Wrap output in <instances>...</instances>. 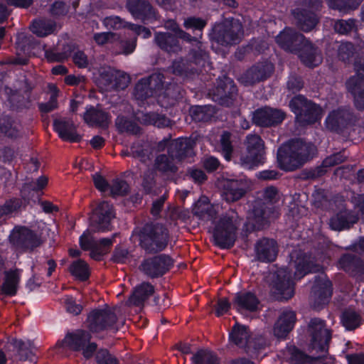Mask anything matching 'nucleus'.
Wrapping results in <instances>:
<instances>
[{"label":"nucleus","mask_w":364,"mask_h":364,"mask_svg":"<svg viewBox=\"0 0 364 364\" xmlns=\"http://www.w3.org/2000/svg\"><path fill=\"white\" fill-rule=\"evenodd\" d=\"M287 351L290 355L289 361L291 364H309L313 362L314 358L311 356L294 345L288 346Z\"/></svg>","instance_id":"obj_45"},{"label":"nucleus","mask_w":364,"mask_h":364,"mask_svg":"<svg viewBox=\"0 0 364 364\" xmlns=\"http://www.w3.org/2000/svg\"><path fill=\"white\" fill-rule=\"evenodd\" d=\"M197 136L192 134L190 137L183 136V159L196 155L194 148L196 145Z\"/></svg>","instance_id":"obj_63"},{"label":"nucleus","mask_w":364,"mask_h":364,"mask_svg":"<svg viewBox=\"0 0 364 364\" xmlns=\"http://www.w3.org/2000/svg\"><path fill=\"white\" fill-rule=\"evenodd\" d=\"M144 79L148 81L147 84L151 90L153 91L154 95H160L163 92L165 87L163 74L156 73Z\"/></svg>","instance_id":"obj_50"},{"label":"nucleus","mask_w":364,"mask_h":364,"mask_svg":"<svg viewBox=\"0 0 364 364\" xmlns=\"http://www.w3.org/2000/svg\"><path fill=\"white\" fill-rule=\"evenodd\" d=\"M207 22L205 19L191 16L183 21V28L187 31H183V43L190 44V46L185 47L187 53L183 60H186L190 65H195L196 68H192L193 74H200L206 67H210V56L208 52L205 49L203 43L200 41L203 31Z\"/></svg>","instance_id":"obj_1"},{"label":"nucleus","mask_w":364,"mask_h":364,"mask_svg":"<svg viewBox=\"0 0 364 364\" xmlns=\"http://www.w3.org/2000/svg\"><path fill=\"white\" fill-rule=\"evenodd\" d=\"M93 38L98 45L102 46L105 43H114L118 41L119 35L112 32L97 33L94 35Z\"/></svg>","instance_id":"obj_61"},{"label":"nucleus","mask_w":364,"mask_h":364,"mask_svg":"<svg viewBox=\"0 0 364 364\" xmlns=\"http://www.w3.org/2000/svg\"><path fill=\"white\" fill-rule=\"evenodd\" d=\"M115 309H95L87 316V326L92 333L112 329L117 322Z\"/></svg>","instance_id":"obj_14"},{"label":"nucleus","mask_w":364,"mask_h":364,"mask_svg":"<svg viewBox=\"0 0 364 364\" xmlns=\"http://www.w3.org/2000/svg\"><path fill=\"white\" fill-rule=\"evenodd\" d=\"M337 267L353 277L364 279V262L354 254H343L338 260Z\"/></svg>","instance_id":"obj_19"},{"label":"nucleus","mask_w":364,"mask_h":364,"mask_svg":"<svg viewBox=\"0 0 364 364\" xmlns=\"http://www.w3.org/2000/svg\"><path fill=\"white\" fill-rule=\"evenodd\" d=\"M85 122L90 126H97L102 128L108 127L110 119L105 111L94 107L87 108L83 115Z\"/></svg>","instance_id":"obj_35"},{"label":"nucleus","mask_w":364,"mask_h":364,"mask_svg":"<svg viewBox=\"0 0 364 364\" xmlns=\"http://www.w3.org/2000/svg\"><path fill=\"white\" fill-rule=\"evenodd\" d=\"M328 167L324 166L323 163L321 166H318L310 169H304L301 173V178L304 180H314L322 177L327 172Z\"/></svg>","instance_id":"obj_56"},{"label":"nucleus","mask_w":364,"mask_h":364,"mask_svg":"<svg viewBox=\"0 0 364 364\" xmlns=\"http://www.w3.org/2000/svg\"><path fill=\"white\" fill-rule=\"evenodd\" d=\"M273 71L274 65L272 63L267 61L260 62L247 69L242 76V79L246 85H252L269 78Z\"/></svg>","instance_id":"obj_23"},{"label":"nucleus","mask_w":364,"mask_h":364,"mask_svg":"<svg viewBox=\"0 0 364 364\" xmlns=\"http://www.w3.org/2000/svg\"><path fill=\"white\" fill-rule=\"evenodd\" d=\"M131 151L134 157L138 158L141 161L144 162L149 158V150L147 144L134 143L131 147Z\"/></svg>","instance_id":"obj_59"},{"label":"nucleus","mask_w":364,"mask_h":364,"mask_svg":"<svg viewBox=\"0 0 364 364\" xmlns=\"http://www.w3.org/2000/svg\"><path fill=\"white\" fill-rule=\"evenodd\" d=\"M172 265L171 258L161 255L144 259L139 266V269L151 278L164 275Z\"/></svg>","instance_id":"obj_18"},{"label":"nucleus","mask_w":364,"mask_h":364,"mask_svg":"<svg viewBox=\"0 0 364 364\" xmlns=\"http://www.w3.org/2000/svg\"><path fill=\"white\" fill-rule=\"evenodd\" d=\"M252 213L257 220L267 223L272 217L274 209L272 205H268L264 202L259 200L253 205Z\"/></svg>","instance_id":"obj_41"},{"label":"nucleus","mask_w":364,"mask_h":364,"mask_svg":"<svg viewBox=\"0 0 364 364\" xmlns=\"http://www.w3.org/2000/svg\"><path fill=\"white\" fill-rule=\"evenodd\" d=\"M96 360L97 364H117V359L107 350H100L97 353Z\"/></svg>","instance_id":"obj_64"},{"label":"nucleus","mask_w":364,"mask_h":364,"mask_svg":"<svg viewBox=\"0 0 364 364\" xmlns=\"http://www.w3.org/2000/svg\"><path fill=\"white\" fill-rule=\"evenodd\" d=\"M290 262L295 269L294 276L296 280L301 279L309 273L318 272L321 269L311 252H306L301 250H296L291 252Z\"/></svg>","instance_id":"obj_12"},{"label":"nucleus","mask_w":364,"mask_h":364,"mask_svg":"<svg viewBox=\"0 0 364 364\" xmlns=\"http://www.w3.org/2000/svg\"><path fill=\"white\" fill-rule=\"evenodd\" d=\"M232 304L238 312L245 311L254 313L258 311L260 301L255 292L245 290L235 294Z\"/></svg>","instance_id":"obj_26"},{"label":"nucleus","mask_w":364,"mask_h":364,"mask_svg":"<svg viewBox=\"0 0 364 364\" xmlns=\"http://www.w3.org/2000/svg\"><path fill=\"white\" fill-rule=\"evenodd\" d=\"M109 192L113 197L123 196L129 192V186L125 181L116 178L112 181Z\"/></svg>","instance_id":"obj_52"},{"label":"nucleus","mask_w":364,"mask_h":364,"mask_svg":"<svg viewBox=\"0 0 364 364\" xmlns=\"http://www.w3.org/2000/svg\"><path fill=\"white\" fill-rule=\"evenodd\" d=\"M237 215L228 211L223 214L215 224L213 237L214 245L221 250L232 248L237 239Z\"/></svg>","instance_id":"obj_4"},{"label":"nucleus","mask_w":364,"mask_h":364,"mask_svg":"<svg viewBox=\"0 0 364 364\" xmlns=\"http://www.w3.org/2000/svg\"><path fill=\"white\" fill-rule=\"evenodd\" d=\"M154 168L164 173H173L178 168L175 164L173 155L170 159L165 154L159 155L154 162Z\"/></svg>","instance_id":"obj_43"},{"label":"nucleus","mask_w":364,"mask_h":364,"mask_svg":"<svg viewBox=\"0 0 364 364\" xmlns=\"http://www.w3.org/2000/svg\"><path fill=\"white\" fill-rule=\"evenodd\" d=\"M247 153L240 157L243 168L253 169L264 163V144L262 138L257 134H249L246 139Z\"/></svg>","instance_id":"obj_9"},{"label":"nucleus","mask_w":364,"mask_h":364,"mask_svg":"<svg viewBox=\"0 0 364 364\" xmlns=\"http://www.w3.org/2000/svg\"><path fill=\"white\" fill-rule=\"evenodd\" d=\"M195 364H220V358L216 353L208 350H198L192 357Z\"/></svg>","instance_id":"obj_47"},{"label":"nucleus","mask_w":364,"mask_h":364,"mask_svg":"<svg viewBox=\"0 0 364 364\" xmlns=\"http://www.w3.org/2000/svg\"><path fill=\"white\" fill-rule=\"evenodd\" d=\"M362 321L360 314L350 308L344 309L341 315V323L346 331H354L359 328Z\"/></svg>","instance_id":"obj_37"},{"label":"nucleus","mask_w":364,"mask_h":364,"mask_svg":"<svg viewBox=\"0 0 364 364\" xmlns=\"http://www.w3.org/2000/svg\"><path fill=\"white\" fill-rule=\"evenodd\" d=\"M231 138L232 134L228 131H224L220 139L221 152L226 161L231 160L234 150Z\"/></svg>","instance_id":"obj_49"},{"label":"nucleus","mask_w":364,"mask_h":364,"mask_svg":"<svg viewBox=\"0 0 364 364\" xmlns=\"http://www.w3.org/2000/svg\"><path fill=\"white\" fill-rule=\"evenodd\" d=\"M147 82L148 81L143 78L136 83L134 93L136 100H144L149 97L154 96Z\"/></svg>","instance_id":"obj_53"},{"label":"nucleus","mask_w":364,"mask_h":364,"mask_svg":"<svg viewBox=\"0 0 364 364\" xmlns=\"http://www.w3.org/2000/svg\"><path fill=\"white\" fill-rule=\"evenodd\" d=\"M358 221V216L352 211L342 210L331 218L329 226L332 230L340 232L349 230Z\"/></svg>","instance_id":"obj_30"},{"label":"nucleus","mask_w":364,"mask_h":364,"mask_svg":"<svg viewBox=\"0 0 364 364\" xmlns=\"http://www.w3.org/2000/svg\"><path fill=\"white\" fill-rule=\"evenodd\" d=\"M289 107L291 112L294 114L295 122L299 127L313 125L321 119V107L303 95L298 94L294 96L289 100Z\"/></svg>","instance_id":"obj_3"},{"label":"nucleus","mask_w":364,"mask_h":364,"mask_svg":"<svg viewBox=\"0 0 364 364\" xmlns=\"http://www.w3.org/2000/svg\"><path fill=\"white\" fill-rule=\"evenodd\" d=\"M357 118L354 113L346 107H338L328 114L324 126L330 132L343 134L355 126Z\"/></svg>","instance_id":"obj_6"},{"label":"nucleus","mask_w":364,"mask_h":364,"mask_svg":"<svg viewBox=\"0 0 364 364\" xmlns=\"http://www.w3.org/2000/svg\"><path fill=\"white\" fill-rule=\"evenodd\" d=\"M255 258L261 262H272L278 255V245L275 240L262 237L255 245Z\"/></svg>","instance_id":"obj_24"},{"label":"nucleus","mask_w":364,"mask_h":364,"mask_svg":"<svg viewBox=\"0 0 364 364\" xmlns=\"http://www.w3.org/2000/svg\"><path fill=\"white\" fill-rule=\"evenodd\" d=\"M55 131L60 139L70 142H77L81 140V136L77 133L76 127L70 120L55 119L53 122Z\"/></svg>","instance_id":"obj_32"},{"label":"nucleus","mask_w":364,"mask_h":364,"mask_svg":"<svg viewBox=\"0 0 364 364\" xmlns=\"http://www.w3.org/2000/svg\"><path fill=\"white\" fill-rule=\"evenodd\" d=\"M127 8L136 19L144 21L155 17L154 9L147 0H127Z\"/></svg>","instance_id":"obj_31"},{"label":"nucleus","mask_w":364,"mask_h":364,"mask_svg":"<svg viewBox=\"0 0 364 364\" xmlns=\"http://www.w3.org/2000/svg\"><path fill=\"white\" fill-rule=\"evenodd\" d=\"M286 113L281 109L264 107L255 111L254 121L262 127H271L280 124L285 119Z\"/></svg>","instance_id":"obj_20"},{"label":"nucleus","mask_w":364,"mask_h":364,"mask_svg":"<svg viewBox=\"0 0 364 364\" xmlns=\"http://www.w3.org/2000/svg\"><path fill=\"white\" fill-rule=\"evenodd\" d=\"M140 245L148 253L163 250L167 245V232L161 225H147L141 234Z\"/></svg>","instance_id":"obj_7"},{"label":"nucleus","mask_w":364,"mask_h":364,"mask_svg":"<svg viewBox=\"0 0 364 364\" xmlns=\"http://www.w3.org/2000/svg\"><path fill=\"white\" fill-rule=\"evenodd\" d=\"M114 218L113 207L107 201L100 202L90 218V228L94 232L109 230L110 222Z\"/></svg>","instance_id":"obj_16"},{"label":"nucleus","mask_w":364,"mask_h":364,"mask_svg":"<svg viewBox=\"0 0 364 364\" xmlns=\"http://www.w3.org/2000/svg\"><path fill=\"white\" fill-rule=\"evenodd\" d=\"M314 283L311 289V296L314 302L318 306H322L328 303L332 296V282L320 276L314 277Z\"/></svg>","instance_id":"obj_27"},{"label":"nucleus","mask_w":364,"mask_h":364,"mask_svg":"<svg viewBox=\"0 0 364 364\" xmlns=\"http://www.w3.org/2000/svg\"><path fill=\"white\" fill-rule=\"evenodd\" d=\"M192 120L198 122H208L214 117L216 111L213 105H196L190 108Z\"/></svg>","instance_id":"obj_36"},{"label":"nucleus","mask_w":364,"mask_h":364,"mask_svg":"<svg viewBox=\"0 0 364 364\" xmlns=\"http://www.w3.org/2000/svg\"><path fill=\"white\" fill-rule=\"evenodd\" d=\"M12 345L17 350L21 360H34L36 348L33 343L30 341L24 342L21 340H14Z\"/></svg>","instance_id":"obj_40"},{"label":"nucleus","mask_w":364,"mask_h":364,"mask_svg":"<svg viewBox=\"0 0 364 364\" xmlns=\"http://www.w3.org/2000/svg\"><path fill=\"white\" fill-rule=\"evenodd\" d=\"M69 271L73 276L81 281L87 279L90 276L88 265L82 259L73 262L69 267Z\"/></svg>","instance_id":"obj_48"},{"label":"nucleus","mask_w":364,"mask_h":364,"mask_svg":"<svg viewBox=\"0 0 364 364\" xmlns=\"http://www.w3.org/2000/svg\"><path fill=\"white\" fill-rule=\"evenodd\" d=\"M114 90H124L130 82L129 75L122 71L114 70Z\"/></svg>","instance_id":"obj_60"},{"label":"nucleus","mask_w":364,"mask_h":364,"mask_svg":"<svg viewBox=\"0 0 364 364\" xmlns=\"http://www.w3.org/2000/svg\"><path fill=\"white\" fill-rule=\"evenodd\" d=\"M306 38L291 28H285L276 37V42L283 50L295 53Z\"/></svg>","instance_id":"obj_22"},{"label":"nucleus","mask_w":364,"mask_h":364,"mask_svg":"<svg viewBox=\"0 0 364 364\" xmlns=\"http://www.w3.org/2000/svg\"><path fill=\"white\" fill-rule=\"evenodd\" d=\"M249 337L248 328L246 326L236 322L229 333V340L236 346H242L247 343Z\"/></svg>","instance_id":"obj_39"},{"label":"nucleus","mask_w":364,"mask_h":364,"mask_svg":"<svg viewBox=\"0 0 364 364\" xmlns=\"http://www.w3.org/2000/svg\"><path fill=\"white\" fill-rule=\"evenodd\" d=\"M237 91L234 80L224 75L217 80L216 85L212 90L213 100L222 106L229 107L236 100Z\"/></svg>","instance_id":"obj_15"},{"label":"nucleus","mask_w":364,"mask_h":364,"mask_svg":"<svg viewBox=\"0 0 364 364\" xmlns=\"http://www.w3.org/2000/svg\"><path fill=\"white\" fill-rule=\"evenodd\" d=\"M355 46L351 42L341 43L338 49L339 60L343 62L349 61L354 55Z\"/></svg>","instance_id":"obj_55"},{"label":"nucleus","mask_w":364,"mask_h":364,"mask_svg":"<svg viewBox=\"0 0 364 364\" xmlns=\"http://www.w3.org/2000/svg\"><path fill=\"white\" fill-rule=\"evenodd\" d=\"M225 200L235 202L242 198L247 192L248 181L245 176L223 178L220 181Z\"/></svg>","instance_id":"obj_17"},{"label":"nucleus","mask_w":364,"mask_h":364,"mask_svg":"<svg viewBox=\"0 0 364 364\" xmlns=\"http://www.w3.org/2000/svg\"><path fill=\"white\" fill-rule=\"evenodd\" d=\"M325 326V321L319 318H311L308 325V333L311 337L310 347L317 352H326L331 339V331Z\"/></svg>","instance_id":"obj_13"},{"label":"nucleus","mask_w":364,"mask_h":364,"mask_svg":"<svg viewBox=\"0 0 364 364\" xmlns=\"http://www.w3.org/2000/svg\"><path fill=\"white\" fill-rule=\"evenodd\" d=\"M114 44L119 48L117 52L119 54L129 55L132 53L136 45V38H134L132 40H122L120 38L118 41Z\"/></svg>","instance_id":"obj_58"},{"label":"nucleus","mask_w":364,"mask_h":364,"mask_svg":"<svg viewBox=\"0 0 364 364\" xmlns=\"http://www.w3.org/2000/svg\"><path fill=\"white\" fill-rule=\"evenodd\" d=\"M21 272L18 269L4 272V282L0 289L1 296H13L16 294L21 279Z\"/></svg>","instance_id":"obj_33"},{"label":"nucleus","mask_w":364,"mask_h":364,"mask_svg":"<svg viewBox=\"0 0 364 364\" xmlns=\"http://www.w3.org/2000/svg\"><path fill=\"white\" fill-rule=\"evenodd\" d=\"M115 124L120 132H127L132 134L140 133V127L135 122L124 117H118Z\"/></svg>","instance_id":"obj_51"},{"label":"nucleus","mask_w":364,"mask_h":364,"mask_svg":"<svg viewBox=\"0 0 364 364\" xmlns=\"http://www.w3.org/2000/svg\"><path fill=\"white\" fill-rule=\"evenodd\" d=\"M114 70L108 68L101 73L99 78V84L105 90H114Z\"/></svg>","instance_id":"obj_54"},{"label":"nucleus","mask_w":364,"mask_h":364,"mask_svg":"<svg viewBox=\"0 0 364 364\" xmlns=\"http://www.w3.org/2000/svg\"><path fill=\"white\" fill-rule=\"evenodd\" d=\"M346 87L353 97L360 91L364 90V64H360L357 69L356 75L351 76L346 81Z\"/></svg>","instance_id":"obj_38"},{"label":"nucleus","mask_w":364,"mask_h":364,"mask_svg":"<svg viewBox=\"0 0 364 364\" xmlns=\"http://www.w3.org/2000/svg\"><path fill=\"white\" fill-rule=\"evenodd\" d=\"M304 86V82L301 77L296 75H291L287 81V89L291 94L299 92Z\"/></svg>","instance_id":"obj_57"},{"label":"nucleus","mask_w":364,"mask_h":364,"mask_svg":"<svg viewBox=\"0 0 364 364\" xmlns=\"http://www.w3.org/2000/svg\"><path fill=\"white\" fill-rule=\"evenodd\" d=\"M296 321L295 311L290 309L284 310L274 325V336L278 338H285L294 328Z\"/></svg>","instance_id":"obj_29"},{"label":"nucleus","mask_w":364,"mask_h":364,"mask_svg":"<svg viewBox=\"0 0 364 364\" xmlns=\"http://www.w3.org/2000/svg\"><path fill=\"white\" fill-rule=\"evenodd\" d=\"M363 0H327L330 9L347 14L356 9Z\"/></svg>","instance_id":"obj_42"},{"label":"nucleus","mask_w":364,"mask_h":364,"mask_svg":"<svg viewBox=\"0 0 364 364\" xmlns=\"http://www.w3.org/2000/svg\"><path fill=\"white\" fill-rule=\"evenodd\" d=\"M295 25L304 31H312L318 23V18L315 12L305 8H296L291 11Z\"/></svg>","instance_id":"obj_28"},{"label":"nucleus","mask_w":364,"mask_h":364,"mask_svg":"<svg viewBox=\"0 0 364 364\" xmlns=\"http://www.w3.org/2000/svg\"><path fill=\"white\" fill-rule=\"evenodd\" d=\"M55 23L51 20H38L33 21L31 26V31L39 37H44L52 33Z\"/></svg>","instance_id":"obj_44"},{"label":"nucleus","mask_w":364,"mask_h":364,"mask_svg":"<svg viewBox=\"0 0 364 364\" xmlns=\"http://www.w3.org/2000/svg\"><path fill=\"white\" fill-rule=\"evenodd\" d=\"M9 240L17 249L25 252H33L45 242L41 231L26 227L15 228L10 234Z\"/></svg>","instance_id":"obj_8"},{"label":"nucleus","mask_w":364,"mask_h":364,"mask_svg":"<svg viewBox=\"0 0 364 364\" xmlns=\"http://www.w3.org/2000/svg\"><path fill=\"white\" fill-rule=\"evenodd\" d=\"M242 33V24L233 18H225L220 23H216L210 33L212 48L218 53V48H215V44L217 47L218 45L228 47L238 44Z\"/></svg>","instance_id":"obj_5"},{"label":"nucleus","mask_w":364,"mask_h":364,"mask_svg":"<svg viewBox=\"0 0 364 364\" xmlns=\"http://www.w3.org/2000/svg\"><path fill=\"white\" fill-rule=\"evenodd\" d=\"M316 151L312 143L301 138L293 139L277 149V167L286 172L294 171L312 159Z\"/></svg>","instance_id":"obj_2"},{"label":"nucleus","mask_w":364,"mask_h":364,"mask_svg":"<svg viewBox=\"0 0 364 364\" xmlns=\"http://www.w3.org/2000/svg\"><path fill=\"white\" fill-rule=\"evenodd\" d=\"M294 282L292 272L288 267L277 269L272 282V290L279 301H288L294 295Z\"/></svg>","instance_id":"obj_11"},{"label":"nucleus","mask_w":364,"mask_h":364,"mask_svg":"<svg viewBox=\"0 0 364 364\" xmlns=\"http://www.w3.org/2000/svg\"><path fill=\"white\" fill-rule=\"evenodd\" d=\"M90 338L91 336L87 331L78 329L68 333L62 342L56 344V347H61L65 343L73 350L82 351L83 356L88 359L97 350V344L91 343Z\"/></svg>","instance_id":"obj_10"},{"label":"nucleus","mask_w":364,"mask_h":364,"mask_svg":"<svg viewBox=\"0 0 364 364\" xmlns=\"http://www.w3.org/2000/svg\"><path fill=\"white\" fill-rule=\"evenodd\" d=\"M103 23L107 28L112 29L129 28L130 23L124 21L119 16H108L104 18Z\"/></svg>","instance_id":"obj_62"},{"label":"nucleus","mask_w":364,"mask_h":364,"mask_svg":"<svg viewBox=\"0 0 364 364\" xmlns=\"http://www.w3.org/2000/svg\"><path fill=\"white\" fill-rule=\"evenodd\" d=\"M306 67L314 68L322 62V56L318 48L310 40L306 38L294 53Z\"/></svg>","instance_id":"obj_21"},{"label":"nucleus","mask_w":364,"mask_h":364,"mask_svg":"<svg viewBox=\"0 0 364 364\" xmlns=\"http://www.w3.org/2000/svg\"><path fill=\"white\" fill-rule=\"evenodd\" d=\"M154 287L147 282H143L136 287L132 295L129 296L127 304L129 306L141 307L144 302L153 294Z\"/></svg>","instance_id":"obj_34"},{"label":"nucleus","mask_w":364,"mask_h":364,"mask_svg":"<svg viewBox=\"0 0 364 364\" xmlns=\"http://www.w3.org/2000/svg\"><path fill=\"white\" fill-rule=\"evenodd\" d=\"M182 31L175 33L171 32H156L154 34V42L164 51L167 53L176 54L181 50V39Z\"/></svg>","instance_id":"obj_25"},{"label":"nucleus","mask_w":364,"mask_h":364,"mask_svg":"<svg viewBox=\"0 0 364 364\" xmlns=\"http://www.w3.org/2000/svg\"><path fill=\"white\" fill-rule=\"evenodd\" d=\"M334 31L340 35H348L357 31V21L355 18L338 19L333 23Z\"/></svg>","instance_id":"obj_46"}]
</instances>
